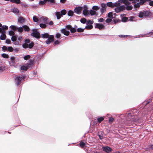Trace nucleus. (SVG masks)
Wrapping results in <instances>:
<instances>
[{
    "label": "nucleus",
    "mask_w": 153,
    "mask_h": 153,
    "mask_svg": "<svg viewBox=\"0 0 153 153\" xmlns=\"http://www.w3.org/2000/svg\"><path fill=\"white\" fill-rule=\"evenodd\" d=\"M54 41V36L50 35L48 39L46 41V43L48 44H49L52 41Z\"/></svg>",
    "instance_id": "12"
},
{
    "label": "nucleus",
    "mask_w": 153,
    "mask_h": 153,
    "mask_svg": "<svg viewBox=\"0 0 153 153\" xmlns=\"http://www.w3.org/2000/svg\"><path fill=\"white\" fill-rule=\"evenodd\" d=\"M18 32L21 33L23 32V26L22 27H19L17 29Z\"/></svg>",
    "instance_id": "43"
},
{
    "label": "nucleus",
    "mask_w": 153,
    "mask_h": 153,
    "mask_svg": "<svg viewBox=\"0 0 153 153\" xmlns=\"http://www.w3.org/2000/svg\"><path fill=\"white\" fill-rule=\"evenodd\" d=\"M33 32L31 34V35L35 37L36 38H39L40 37V34L36 30L33 29L32 30Z\"/></svg>",
    "instance_id": "7"
},
{
    "label": "nucleus",
    "mask_w": 153,
    "mask_h": 153,
    "mask_svg": "<svg viewBox=\"0 0 153 153\" xmlns=\"http://www.w3.org/2000/svg\"><path fill=\"white\" fill-rule=\"evenodd\" d=\"M102 149L104 151L107 153H109L112 150L111 148L108 146H103Z\"/></svg>",
    "instance_id": "10"
},
{
    "label": "nucleus",
    "mask_w": 153,
    "mask_h": 153,
    "mask_svg": "<svg viewBox=\"0 0 153 153\" xmlns=\"http://www.w3.org/2000/svg\"><path fill=\"white\" fill-rule=\"evenodd\" d=\"M23 27L25 31L28 32L30 30V29L28 27L27 25L23 26Z\"/></svg>",
    "instance_id": "24"
},
{
    "label": "nucleus",
    "mask_w": 153,
    "mask_h": 153,
    "mask_svg": "<svg viewBox=\"0 0 153 153\" xmlns=\"http://www.w3.org/2000/svg\"><path fill=\"white\" fill-rule=\"evenodd\" d=\"M135 117L133 114L128 113L126 117V124L128 125H130L132 122H135L137 121L136 119H134Z\"/></svg>",
    "instance_id": "2"
},
{
    "label": "nucleus",
    "mask_w": 153,
    "mask_h": 153,
    "mask_svg": "<svg viewBox=\"0 0 153 153\" xmlns=\"http://www.w3.org/2000/svg\"><path fill=\"white\" fill-rule=\"evenodd\" d=\"M1 35L0 36V39H1L2 40H5L6 39V35L5 34V33H6V32L5 31H1Z\"/></svg>",
    "instance_id": "15"
},
{
    "label": "nucleus",
    "mask_w": 153,
    "mask_h": 153,
    "mask_svg": "<svg viewBox=\"0 0 153 153\" xmlns=\"http://www.w3.org/2000/svg\"><path fill=\"white\" fill-rule=\"evenodd\" d=\"M74 12L73 11L69 10L68 13V15L69 16H72L73 15Z\"/></svg>",
    "instance_id": "34"
},
{
    "label": "nucleus",
    "mask_w": 153,
    "mask_h": 153,
    "mask_svg": "<svg viewBox=\"0 0 153 153\" xmlns=\"http://www.w3.org/2000/svg\"><path fill=\"white\" fill-rule=\"evenodd\" d=\"M114 7H117L120 6V2L118 1L116 2L115 3H113Z\"/></svg>",
    "instance_id": "25"
},
{
    "label": "nucleus",
    "mask_w": 153,
    "mask_h": 153,
    "mask_svg": "<svg viewBox=\"0 0 153 153\" xmlns=\"http://www.w3.org/2000/svg\"><path fill=\"white\" fill-rule=\"evenodd\" d=\"M61 32L63 33L64 35L68 36L69 35L70 32L68 31H67L65 29H62L61 30Z\"/></svg>",
    "instance_id": "16"
},
{
    "label": "nucleus",
    "mask_w": 153,
    "mask_h": 153,
    "mask_svg": "<svg viewBox=\"0 0 153 153\" xmlns=\"http://www.w3.org/2000/svg\"><path fill=\"white\" fill-rule=\"evenodd\" d=\"M30 55H27L25 56L24 57V59L25 60H27L29 59L30 58Z\"/></svg>",
    "instance_id": "47"
},
{
    "label": "nucleus",
    "mask_w": 153,
    "mask_h": 153,
    "mask_svg": "<svg viewBox=\"0 0 153 153\" xmlns=\"http://www.w3.org/2000/svg\"><path fill=\"white\" fill-rule=\"evenodd\" d=\"M25 19L22 17H19L18 19V22L20 23H22L25 22Z\"/></svg>",
    "instance_id": "19"
},
{
    "label": "nucleus",
    "mask_w": 153,
    "mask_h": 153,
    "mask_svg": "<svg viewBox=\"0 0 153 153\" xmlns=\"http://www.w3.org/2000/svg\"><path fill=\"white\" fill-rule=\"evenodd\" d=\"M128 20V18L126 17H124L122 18L121 21L123 22H126Z\"/></svg>",
    "instance_id": "31"
},
{
    "label": "nucleus",
    "mask_w": 153,
    "mask_h": 153,
    "mask_svg": "<svg viewBox=\"0 0 153 153\" xmlns=\"http://www.w3.org/2000/svg\"><path fill=\"white\" fill-rule=\"evenodd\" d=\"M104 120V118L103 117H101L97 119V122L99 123H100Z\"/></svg>",
    "instance_id": "35"
},
{
    "label": "nucleus",
    "mask_w": 153,
    "mask_h": 153,
    "mask_svg": "<svg viewBox=\"0 0 153 153\" xmlns=\"http://www.w3.org/2000/svg\"><path fill=\"white\" fill-rule=\"evenodd\" d=\"M82 9V7H78L75 8L74 9V11L75 13L78 14H79L81 13Z\"/></svg>",
    "instance_id": "11"
},
{
    "label": "nucleus",
    "mask_w": 153,
    "mask_h": 153,
    "mask_svg": "<svg viewBox=\"0 0 153 153\" xmlns=\"http://www.w3.org/2000/svg\"><path fill=\"white\" fill-rule=\"evenodd\" d=\"M25 79L24 76H17L15 77V82L16 85L18 86H19L22 82V80Z\"/></svg>",
    "instance_id": "4"
},
{
    "label": "nucleus",
    "mask_w": 153,
    "mask_h": 153,
    "mask_svg": "<svg viewBox=\"0 0 153 153\" xmlns=\"http://www.w3.org/2000/svg\"><path fill=\"white\" fill-rule=\"evenodd\" d=\"M140 0H134L132 3L134 4V9L136 10L141 5L139 2L136 3L137 2H138Z\"/></svg>",
    "instance_id": "8"
},
{
    "label": "nucleus",
    "mask_w": 153,
    "mask_h": 153,
    "mask_svg": "<svg viewBox=\"0 0 153 153\" xmlns=\"http://www.w3.org/2000/svg\"><path fill=\"white\" fill-rule=\"evenodd\" d=\"M33 19L35 22H37L39 21V19L37 18V17L36 16H33Z\"/></svg>",
    "instance_id": "38"
},
{
    "label": "nucleus",
    "mask_w": 153,
    "mask_h": 153,
    "mask_svg": "<svg viewBox=\"0 0 153 153\" xmlns=\"http://www.w3.org/2000/svg\"><path fill=\"white\" fill-rule=\"evenodd\" d=\"M10 27L13 30H17L18 28L17 27L14 25H11L10 26Z\"/></svg>",
    "instance_id": "39"
},
{
    "label": "nucleus",
    "mask_w": 153,
    "mask_h": 153,
    "mask_svg": "<svg viewBox=\"0 0 153 153\" xmlns=\"http://www.w3.org/2000/svg\"><path fill=\"white\" fill-rule=\"evenodd\" d=\"M25 43L22 45L23 48L25 49L29 48L30 49L32 48L34 45V43L33 42L30 43V40L29 39H26L24 40Z\"/></svg>",
    "instance_id": "3"
},
{
    "label": "nucleus",
    "mask_w": 153,
    "mask_h": 153,
    "mask_svg": "<svg viewBox=\"0 0 153 153\" xmlns=\"http://www.w3.org/2000/svg\"><path fill=\"white\" fill-rule=\"evenodd\" d=\"M2 49L4 51H5L7 49V48L6 46H3L2 47Z\"/></svg>",
    "instance_id": "56"
},
{
    "label": "nucleus",
    "mask_w": 153,
    "mask_h": 153,
    "mask_svg": "<svg viewBox=\"0 0 153 153\" xmlns=\"http://www.w3.org/2000/svg\"><path fill=\"white\" fill-rule=\"evenodd\" d=\"M48 19V18L47 17L42 16L40 18V20L41 22L47 24Z\"/></svg>",
    "instance_id": "14"
},
{
    "label": "nucleus",
    "mask_w": 153,
    "mask_h": 153,
    "mask_svg": "<svg viewBox=\"0 0 153 153\" xmlns=\"http://www.w3.org/2000/svg\"><path fill=\"white\" fill-rule=\"evenodd\" d=\"M12 11L14 13L17 14L19 13V11L18 9L16 8H14L12 9Z\"/></svg>",
    "instance_id": "22"
},
{
    "label": "nucleus",
    "mask_w": 153,
    "mask_h": 153,
    "mask_svg": "<svg viewBox=\"0 0 153 153\" xmlns=\"http://www.w3.org/2000/svg\"><path fill=\"white\" fill-rule=\"evenodd\" d=\"M30 62L27 64L26 66H22L21 67V69L22 70L27 71L28 69L32 66L33 60H30Z\"/></svg>",
    "instance_id": "5"
},
{
    "label": "nucleus",
    "mask_w": 153,
    "mask_h": 153,
    "mask_svg": "<svg viewBox=\"0 0 153 153\" xmlns=\"http://www.w3.org/2000/svg\"><path fill=\"white\" fill-rule=\"evenodd\" d=\"M9 34L10 36H14V35L15 34V33L13 31L10 30L9 32Z\"/></svg>",
    "instance_id": "49"
},
{
    "label": "nucleus",
    "mask_w": 153,
    "mask_h": 153,
    "mask_svg": "<svg viewBox=\"0 0 153 153\" xmlns=\"http://www.w3.org/2000/svg\"><path fill=\"white\" fill-rule=\"evenodd\" d=\"M128 3L126 4L125 5H121L118 7H116L114 10L116 12L118 13L125 10L126 9L127 10H131L133 9V6L130 5L131 3L128 1Z\"/></svg>",
    "instance_id": "1"
},
{
    "label": "nucleus",
    "mask_w": 153,
    "mask_h": 153,
    "mask_svg": "<svg viewBox=\"0 0 153 153\" xmlns=\"http://www.w3.org/2000/svg\"><path fill=\"white\" fill-rule=\"evenodd\" d=\"M134 18V17H132V16L129 17L128 21H133Z\"/></svg>",
    "instance_id": "58"
},
{
    "label": "nucleus",
    "mask_w": 153,
    "mask_h": 153,
    "mask_svg": "<svg viewBox=\"0 0 153 153\" xmlns=\"http://www.w3.org/2000/svg\"><path fill=\"white\" fill-rule=\"evenodd\" d=\"M70 31L72 33H75V32L76 30V29L74 27L71 28L70 29Z\"/></svg>",
    "instance_id": "46"
},
{
    "label": "nucleus",
    "mask_w": 153,
    "mask_h": 153,
    "mask_svg": "<svg viewBox=\"0 0 153 153\" xmlns=\"http://www.w3.org/2000/svg\"><path fill=\"white\" fill-rule=\"evenodd\" d=\"M83 14L84 16H87L89 14V12L88 10H87V8L84 9L83 11Z\"/></svg>",
    "instance_id": "18"
},
{
    "label": "nucleus",
    "mask_w": 153,
    "mask_h": 153,
    "mask_svg": "<svg viewBox=\"0 0 153 153\" xmlns=\"http://www.w3.org/2000/svg\"><path fill=\"white\" fill-rule=\"evenodd\" d=\"M93 28V25H89L86 26L85 29L87 30H90Z\"/></svg>",
    "instance_id": "36"
},
{
    "label": "nucleus",
    "mask_w": 153,
    "mask_h": 153,
    "mask_svg": "<svg viewBox=\"0 0 153 153\" xmlns=\"http://www.w3.org/2000/svg\"><path fill=\"white\" fill-rule=\"evenodd\" d=\"M101 8L100 9V11L101 14L103 13L106 11V8L107 7L106 5L104 3H102L101 4Z\"/></svg>",
    "instance_id": "9"
},
{
    "label": "nucleus",
    "mask_w": 153,
    "mask_h": 153,
    "mask_svg": "<svg viewBox=\"0 0 153 153\" xmlns=\"http://www.w3.org/2000/svg\"><path fill=\"white\" fill-rule=\"evenodd\" d=\"M55 15L56 16L57 19H59L61 18V16H62L61 13L59 12H56Z\"/></svg>",
    "instance_id": "21"
},
{
    "label": "nucleus",
    "mask_w": 153,
    "mask_h": 153,
    "mask_svg": "<svg viewBox=\"0 0 153 153\" xmlns=\"http://www.w3.org/2000/svg\"><path fill=\"white\" fill-rule=\"evenodd\" d=\"M46 24L45 23H40L39 24L40 27L42 28H45L46 27Z\"/></svg>",
    "instance_id": "29"
},
{
    "label": "nucleus",
    "mask_w": 153,
    "mask_h": 153,
    "mask_svg": "<svg viewBox=\"0 0 153 153\" xmlns=\"http://www.w3.org/2000/svg\"><path fill=\"white\" fill-rule=\"evenodd\" d=\"M41 36L43 38H48L49 37V34L48 33H45L44 34H42Z\"/></svg>",
    "instance_id": "26"
},
{
    "label": "nucleus",
    "mask_w": 153,
    "mask_h": 153,
    "mask_svg": "<svg viewBox=\"0 0 153 153\" xmlns=\"http://www.w3.org/2000/svg\"><path fill=\"white\" fill-rule=\"evenodd\" d=\"M94 23L93 21H91L90 20H88L86 21V24L87 25H92Z\"/></svg>",
    "instance_id": "33"
},
{
    "label": "nucleus",
    "mask_w": 153,
    "mask_h": 153,
    "mask_svg": "<svg viewBox=\"0 0 153 153\" xmlns=\"http://www.w3.org/2000/svg\"><path fill=\"white\" fill-rule=\"evenodd\" d=\"M104 19L103 18H100L98 19V22H103Z\"/></svg>",
    "instance_id": "57"
},
{
    "label": "nucleus",
    "mask_w": 153,
    "mask_h": 153,
    "mask_svg": "<svg viewBox=\"0 0 153 153\" xmlns=\"http://www.w3.org/2000/svg\"><path fill=\"white\" fill-rule=\"evenodd\" d=\"M107 5L109 7H111V8L114 7L113 3H112L111 2H108L107 3Z\"/></svg>",
    "instance_id": "27"
},
{
    "label": "nucleus",
    "mask_w": 153,
    "mask_h": 153,
    "mask_svg": "<svg viewBox=\"0 0 153 153\" xmlns=\"http://www.w3.org/2000/svg\"><path fill=\"white\" fill-rule=\"evenodd\" d=\"M10 60L11 61L12 63V65H11L14 66L15 65L16 62H15V58L14 56H12L10 59Z\"/></svg>",
    "instance_id": "20"
},
{
    "label": "nucleus",
    "mask_w": 153,
    "mask_h": 153,
    "mask_svg": "<svg viewBox=\"0 0 153 153\" xmlns=\"http://www.w3.org/2000/svg\"><path fill=\"white\" fill-rule=\"evenodd\" d=\"M150 12L148 11H144L143 12H140L139 13L138 16L140 18H142L144 16H147L149 15Z\"/></svg>",
    "instance_id": "6"
},
{
    "label": "nucleus",
    "mask_w": 153,
    "mask_h": 153,
    "mask_svg": "<svg viewBox=\"0 0 153 153\" xmlns=\"http://www.w3.org/2000/svg\"><path fill=\"white\" fill-rule=\"evenodd\" d=\"M140 2H139L141 5H143L146 2V0H140Z\"/></svg>",
    "instance_id": "40"
},
{
    "label": "nucleus",
    "mask_w": 153,
    "mask_h": 153,
    "mask_svg": "<svg viewBox=\"0 0 153 153\" xmlns=\"http://www.w3.org/2000/svg\"><path fill=\"white\" fill-rule=\"evenodd\" d=\"M92 9L93 10H97L100 9V7L97 6H94L93 7Z\"/></svg>",
    "instance_id": "41"
},
{
    "label": "nucleus",
    "mask_w": 153,
    "mask_h": 153,
    "mask_svg": "<svg viewBox=\"0 0 153 153\" xmlns=\"http://www.w3.org/2000/svg\"><path fill=\"white\" fill-rule=\"evenodd\" d=\"M59 43L60 42L58 40L55 41L54 42V44L55 45L59 44Z\"/></svg>",
    "instance_id": "59"
},
{
    "label": "nucleus",
    "mask_w": 153,
    "mask_h": 153,
    "mask_svg": "<svg viewBox=\"0 0 153 153\" xmlns=\"http://www.w3.org/2000/svg\"><path fill=\"white\" fill-rule=\"evenodd\" d=\"M149 4L151 6H153V1H150L149 2Z\"/></svg>",
    "instance_id": "64"
},
{
    "label": "nucleus",
    "mask_w": 153,
    "mask_h": 153,
    "mask_svg": "<svg viewBox=\"0 0 153 153\" xmlns=\"http://www.w3.org/2000/svg\"><path fill=\"white\" fill-rule=\"evenodd\" d=\"M95 27L99 29V30H102L104 28L105 26L103 24L100 23H95Z\"/></svg>",
    "instance_id": "13"
},
{
    "label": "nucleus",
    "mask_w": 153,
    "mask_h": 153,
    "mask_svg": "<svg viewBox=\"0 0 153 153\" xmlns=\"http://www.w3.org/2000/svg\"><path fill=\"white\" fill-rule=\"evenodd\" d=\"M118 2H120V4H124V5H125L126 4H128V0H119Z\"/></svg>",
    "instance_id": "17"
},
{
    "label": "nucleus",
    "mask_w": 153,
    "mask_h": 153,
    "mask_svg": "<svg viewBox=\"0 0 153 153\" xmlns=\"http://www.w3.org/2000/svg\"><path fill=\"white\" fill-rule=\"evenodd\" d=\"M77 30L78 32H82L84 31V29L78 28L77 29Z\"/></svg>",
    "instance_id": "50"
},
{
    "label": "nucleus",
    "mask_w": 153,
    "mask_h": 153,
    "mask_svg": "<svg viewBox=\"0 0 153 153\" xmlns=\"http://www.w3.org/2000/svg\"><path fill=\"white\" fill-rule=\"evenodd\" d=\"M66 27L67 28L69 29H71V25H66Z\"/></svg>",
    "instance_id": "63"
},
{
    "label": "nucleus",
    "mask_w": 153,
    "mask_h": 153,
    "mask_svg": "<svg viewBox=\"0 0 153 153\" xmlns=\"http://www.w3.org/2000/svg\"><path fill=\"white\" fill-rule=\"evenodd\" d=\"M45 1H40L39 2V4H45Z\"/></svg>",
    "instance_id": "62"
},
{
    "label": "nucleus",
    "mask_w": 153,
    "mask_h": 153,
    "mask_svg": "<svg viewBox=\"0 0 153 153\" xmlns=\"http://www.w3.org/2000/svg\"><path fill=\"white\" fill-rule=\"evenodd\" d=\"M8 28V27L7 26H3L1 27V30L2 31H5L4 30H7V29Z\"/></svg>",
    "instance_id": "28"
},
{
    "label": "nucleus",
    "mask_w": 153,
    "mask_h": 153,
    "mask_svg": "<svg viewBox=\"0 0 153 153\" xmlns=\"http://www.w3.org/2000/svg\"><path fill=\"white\" fill-rule=\"evenodd\" d=\"M17 39V37L16 36H13L11 38V40L13 42H15Z\"/></svg>",
    "instance_id": "44"
},
{
    "label": "nucleus",
    "mask_w": 153,
    "mask_h": 153,
    "mask_svg": "<svg viewBox=\"0 0 153 153\" xmlns=\"http://www.w3.org/2000/svg\"><path fill=\"white\" fill-rule=\"evenodd\" d=\"M61 35L59 33H57L56 35V36L57 38H59L60 37Z\"/></svg>",
    "instance_id": "60"
},
{
    "label": "nucleus",
    "mask_w": 153,
    "mask_h": 153,
    "mask_svg": "<svg viewBox=\"0 0 153 153\" xmlns=\"http://www.w3.org/2000/svg\"><path fill=\"white\" fill-rule=\"evenodd\" d=\"M7 49L9 51L11 52L13 51V48L11 46L7 48Z\"/></svg>",
    "instance_id": "51"
},
{
    "label": "nucleus",
    "mask_w": 153,
    "mask_h": 153,
    "mask_svg": "<svg viewBox=\"0 0 153 153\" xmlns=\"http://www.w3.org/2000/svg\"><path fill=\"white\" fill-rule=\"evenodd\" d=\"M45 1L49 2V4L53 5L55 3V0H44Z\"/></svg>",
    "instance_id": "23"
},
{
    "label": "nucleus",
    "mask_w": 153,
    "mask_h": 153,
    "mask_svg": "<svg viewBox=\"0 0 153 153\" xmlns=\"http://www.w3.org/2000/svg\"><path fill=\"white\" fill-rule=\"evenodd\" d=\"M11 42V41L10 39H7L6 40V43L7 44H10Z\"/></svg>",
    "instance_id": "61"
},
{
    "label": "nucleus",
    "mask_w": 153,
    "mask_h": 153,
    "mask_svg": "<svg viewBox=\"0 0 153 153\" xmlns=\"http://www.w3.org/2000/svg\"><path fill=\"white\" fill-rule=\"evenodd\" d=\"M128 36L127 35H119V36L121 38H125L127 37Z\"/></svg>",
    "instance_id": "55"
},
{
    "label": "nucleus",
    "mask_w": 153,
    "mask_h": 153,
    "mask_svg": "<svg viewBox=\"0 0 153 153\" xmlns=\"http://www.w3.org/2000/svg\"><path fill=\"white\" fill-rule=\"evenodd\" d=\"M114 120V118L113 117H109V121L110 123H112L113 122Z\"/></svg>",
    "instance_id": "53"
},
{
    "label": "nucleus",
    "mask_w": 153,
    "mask_h": 153,
    "mask_svg": "<svg viewBox=\"0 0 153 153\" xmlns=\"http://www.w3.org/2000/svg\"><path fill=\"white\" fill-rule=\"evenodd\" d=\"M108 17L109 18H112L113 17V13L112 12H109L108 14Z\"/></svg>",
    "instance_id": "48"
},
{
    "label": "nucleus",
    "mask_w": 153,
    "mask_h": 153,
    "mask_svg": "<svg viewBox=\"0 0 153 153\" xmlns=\"http://www.w3.org/2000/svg\"><path fill=\"white\" fill-rule=\"evenodd\" d=\"M1 56L4 58H8L9 57V55L6 53H3L2 54Z\"/></svg>",
    "instance_id": "42"
},
{
    "label": "nucleus",
    "mask_w": 153,
    "mask_h": 153,
    "mask_svg": "<svg viewBox=\"0 0 153 153\" xmlns=\"http://www.w3.org/2000/svg\"><path fill=\"white\" fill-rule=\"evenodd\" d=\"M80 146L82 147H83L85 145V143L81 141L79 143Z\"/></svg>",
    "instance_id": "52"
},
{
    "label": "nucleus",
    "mask_w": 153,
    "mask_h": 153,
    "mask_svg": "<svg viewBox=\"0 0 153 153\" xmlns=\"http://www.w3.org/2000/svg\"><path fill=\"white\" fill-rule=\"evenodd\" d=\"M111 21H112L111 19L108 18L106 20L105 22L106 23H109Z\"/></svg>",
    "instance_id": "54"
},
{
    "label": "nucleus",
    "mask_w": 153,
    "mask_h": 153,
    "mask_svg": "<svg viewBox=\"0 0 153 153\" xmlns=\"http://www.w3.org/2000/svg\"><path fill=\"white\" fill-rule=\"evenodd\" d=\"M86 19L84 18H81L80 20V22L83 24H85L86 23Z\"/></svg>",
    "instance_id": "37"
},
{
    "label": "nucleus",
    "mask_w": 153,
    "mask_h": 153,
    "mask_svg": "<svg viewBox=\"0 0 153 153\" xmlns=\"http://www.w3.org/2000/svg\"><path fill=\"white\" fill-rule=\"evenodd\" d=\"M10 1L12 3H14L17 4H19L20 3V0H10Z\"/></svg>",
    "instance_id": "30"
},
{
    "label": "nucleus",
    "mask_w": 153,
    "mask_h": 153,
    "mask_svg": "<svg viewBox=\"0 0 153 153\" xmlns=\"http://www.w3.org/2000/svg\"><path fill=\"white\" fill-rule=\"evenodd\" d=\"M89 13L91 16H93L95 15H97V14H96V11L92 10H91L90 11Z\"/></svg>",
    "instance_id": "32"
},
{
    "label": "nucleus",
    "mask_w": 153,
    "mask_h": 153,
    "mask_svg": "<svg viewBox=\"0 0 153 153\" xmlns=\"http://www.w3.org/2000/svg\"><path fill=\"white\" fill-rule=\"evenodd\" d=\"M66 13V11L65 10H63L61 11V13L62 15V16L63 15H65Z\"/></svg>",
    "instance_id": "45"
}]
</instances>
